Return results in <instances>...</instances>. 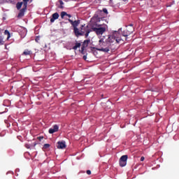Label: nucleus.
Returning <instances> with one entry per match:
<instances>
[{"label": "nucleus", "instance_id": "obj_3", "mask_svg": "<svg viewBox=\"0 0 179 179\" xmlns=\"http://www.w3.org/2000/svg\"><path fill=\"white\" fill-rule=\"evenodd\" d=\"M121 40H122L121 38V34H120L118 31H114L113 34L108 37L109 43H114V41H116V43H120Z\"/></svg>", "mask_w": 179, "mask_h": 179}, {"label": "nucleus", "instance_id": "obj_24", "mask_svg": "<svg viewBox=\"0 0 179 179\" xmlns=\"http://www.w3.org/2000/svg\"><path fill=\"white\" fill-rule=\"evenodd\" d=\"M87 174H88V176H90V174H92V171L90 170H87Z\"/></svg>", "mask_w": 179, "mask_h": 179}, {"label": "nucleus", "instance_id": "obj_20", "mask_svg": "<svg viewBox=\"0 0 179 179\" xmlns=\"http://www.w3.org/2000/svg\"><path fill=\"white\" fill-rule=\"evenodd\" d=\"M85 48L84 46H82L81 50H80V52H81V54H85L84 51H85Z\"/></svg>", "mask_w": 179, "mask_h": 179}, {"label": "nucleus", "instance_id": "obj_8", "mask_svg": "<svg viewBox=\"0 0 179 179\" xmlns=\"http://www.w3.org/2000/svg\"><path fill=\"white\" fill-rule=\"evenodd\" d=\"M65 148H66L65 141L57 142V149H65Z\"/></svg>", "mask_w": 179, "mask_h": 179}, {"label": "nucleus", "instance_id": "obj_1", "mask_svg": "<svg viewBox=\"0 0 179 179\" xmlns=\"http://www.w3.org/2000/svg\"><path fill=\"white\" fill-rule=\"evenodd\" d=\"M68 20H69V23H71V26L73 28V33H74L76 37H79V36H84L85 31H81V32H80L79 29L78 28L79 24H80V20L73 21L71 19H69Z\"/></svg>", "mask_w": 179, "mask_h": 179}, {"label": "nucleus", "instance_id": "obj_14", "mask_svg": "<svg viewBox=\"0 0 179 179\" xmlns=\"http://www.w3.org/2000/svg\"><path fill=\"white\" fill-rule=\"evenodd\" d=\"M4 34L7 36V40H9V38H10V32H9L8 29H6L4 31Z\"/></svg>", "mask_w": 179, "mask_h": 179}, {"label": "nucleus", "instance_id": "obj_16", "mask_svg": "<svg viewBox=\"0 0 179 179\" xmlns=\"http://www.w3.org/2000/svg\"><path fill=\"white\" fill-rule=\"evenodd\" d=\"M66 15H68V13H66V12L62 11V12L61 13L60 16H61L62 19H64V16H66Z\"/></svg>", "mask_w": 179, "mask_h": 179}, {"label": "nucleus", "instance_id": "obj_10", "mask_svg": "<svg viewBox=\"0 0 179 179\" xmlns=\"http://www.w3.org/2000/svg\"><path fill=\"white\" fill-rule=\"evenodd\" d=\"M26 12V10L24 8H22L17 15V17H23L24 16V13Z\"/></svg>", "mask_w": 179, "mask_h": 179}, {"label": "nucleus", "instance_id": "obj_21", "mask_svg": "<svg viewBox=\"0 0 179 179\" xmlns=\"http://www.w3.org/2000/svg\"><path fill=\"white\" fill-rule=\"evenodd\" d=\"M48 148H50V144H45L43 145V149H48Z\"/></svg>", "mask_w": 179, "mask_h": 179}, {"label": "nucleus", "instance_id": "obj_2", "mask_svg": "<svg viewBox=\"0 0 179 179\" xmlns=\"http://www.w3.org/2000/svg\"><path fill=\"white\" fill-rule=\"evenodd\" d=\"M99 45L100 48H94L97 51H101L102 52H108L110 51V47L107 46L106 42H104L103 39L99 40Z\"/></svg>", "mask_w": 179, "mask_h": 179}, {"label": "nucleus", "instance_id": "obj_23", "mask_svg": "<svg viewBox=\"0 0 179 179\" xmlns=\"http://www.w3.org/2000/svg\"><path fill=\"white\" fill-rule=\"evenodd\" d=\"M0 44L1 45H3V38H2V36H0Z\"/></svg>", "mask_w": 179, "mask_h": 179}, {"label": "nucleus", "instance_id": "obj_6", "mask_svg": "<svg viewBox=\"0 0 179 179\" xmlns=\"http://www.w3.org/2000/svg\"><path fill=\"white\" fill-rule=\"evenodd\" d=\"M127 160H128V155H123L120 159V167H125L127 166Z\"/></svg>", "mask_w": 179, "mask_h": 179}, {"label": "nucleus", "instance_id": "obj_15", "mask_svg": "<svg viewBox=\"0 0 179 179\" xmlns=\"http://www.w3.org/2000/svg\"><path fill=\"white\" fill-rule=\"evenodd\" d=\"M22 5H23V3L22 2H20V3H17V5H16V8L17 9L19 10L21 8H22Z\"/></svg>", "mask_w": 179, "mask_h": 179}, {"label": "nucleus", "instance_id": "obj_7", "mask_svg": "<svg viewBox=\"0 0 179 179\" xmlns=\"http://www.w3.org/2000/svg\"><path fill=\"white\" fill-rule=\"evenodd\" d=\"M59 127L57 124H55L52 128H50L48 131L49 134H54L58 132Z\"/></svg>", "mask_w": 179, "mask_h": 179}, {"label": "nucleus", "instance_id": "obj_12", "mask_svg": "<svg viewBox=\"0 0 179 179\" xmlns=\"http://www.w3.org/2000/svg\"><path fill=\"white\" fill-rule=\"evenodd\" d=\"M80 45H81L80 43L76 42V45L73 47V50H78V48H80Z\"/></svg>", "mask_w": 179, "mask_h": 179}, {"label": "nucleus", "instance_id": "obj_32", "mask_svg": "<svg viewBox=\"0 0 179 179\" xmlns=\"http://www.w3.org/2000/svg\"><path fill=\"white\" fill-rule=\"evenodd\" d=\"M110 1H113V0H110Z\"/></svg>", "mask_w": 179, "mask_h": 179}, {"label": "nucleus", "instance_id": "obj_26", "mask_svg": "<svg viewBox=\"0 0 179 179\" xmlns=\"http://www.w3.org/2000/svg\"><path fill=\"white\" fill-rule=\"evenodd\" d=\"M83 27H85V24H84V25H83H83H81V27H80V29H81V30H83Z\"/></svg>", "mask_w": 179, "mask_h": 179}, {"label": "nucleus", "instance_id": "obj_29", "mask_svg": "<svg viewBox=\"0 0 179 179\" xmlns=\"http://www.w3.org/2000/svg\"><path fill=\"white\" fill-rule=\"evenodd\" d=\"M29 0H23V2H29Z\"/></svg>", "mask_w": 179, "mask_h": 179}, {"label": "nucleus", "instance_id": "obj_13", "mask_svg": "<svg viewBox=\"0 0 179 179\" xmlns=\"http://www.w3.org/2000/svg\"><path fill=\"white\" fill-rule=\"evenodd\" d=\"M22 55H31V50H25L23 53Z\"/></svg>", "mask_w": 179, "mask_h": 179}, {"label": "nucleus", "instance_id": "obj_27", "mask_svg": "<svg viewBox=\"0 0 179 179\" xmlns=\"http://www.w3.org/2000/svg\"><path fill=\"white\" fill-rule=\"evenodd\" d=\"M87 58V57L86 55L83 56V59H85V61H86Z\"/></svg>", "mask_w": 179, "mask_h": 179}, {"label": "nucleus", "instance_id": "obj_25", "mask_svg": "<svg viewBox=\"0 0 179 179\" xmlns=\"http://www.w3.org/2000/svg\"><path fill=\"white\" fill-rule=\"evenodd\" d=\"M145 160V157H141V162H143Z\"/></svg>", "mask_w": 179, "mask_h": 179}, {"label": "nucleus", "instance_id": "obj_5", "mask_svg": "<svg viewBox=\"0 0 179 179\" xmlns=\"http://www.w3.org/2000/svg\"><path fill=\"white\" fill-rule=\"evenodd\" d=\"M134 24H130L126 27V29H124L122 32V34L124 37H128V36H130V34H132V33H134Z\"/></svg>", "mask_w": 179, "mask_h": 179}, {"label": "nucleus", "instance_id": "obj_17", "mask_svg": "<svg viewBox=\"0 0 179 179\" xmlns=\"http://www.w3.org/2000/svg\"><path fill=\"white\" fill-rule=\"evenodd\" d=\"M59 2L60 3V6H59V8H60V9H64V1H62V0H59Z\"/></svg>", "mask_w": 179, "mask_h": 179}, {"label": "nucleus", "instance_id": "obj_28", "mask_svg": "<svg viewBox=\"0 0 179 179\" xmlns=\"http://www.w3.org/2000/svg\"><path fill=\"white\" fill-rule=\"evenodd\" d=\"M66 16H68V17H72V15H71L70 14H67Z\"/></svg>", "mask_w": 179, "mask_h": 179}, {"label": "nucleus", "instance_id": "obj_18", "mask_svg": "<svg viewBox=\"0 0 179 179\" xmlns=\"http://www.w3.org/2000/svg\"><path fill=\"white\" fill-rule=\"evenodd\" d=\"M27 1H24V5L22 9H24V10H27Z\"/></svg>", "mask_w": 179, "mask_h": 179}, {"label": "nucleus", "instance_id": "obj_9", "mask_svg": "<svg viewBox=\"0 0 179 179\" xmlns=\"http://www.w3.org/2000/svg\"><path fill=\"white\" fill-rule=\"evenodd\" d=\"M59 17V14L58 13H55L52 15V18L50 19V23H54L57 19Z\"/></svg>", "mask_w": 179, "mask_h": 179}, {"label": "nucleus", "instance_id": "obj_30", "mask_svg": "<svg viewBox=\"0 0 179 179\" xmlns=\"http://www.w3.org/2000/svg\"><path fill=\"white\" fill-rule=\"evenodd\" d=\"M122 1H124V2H125L127 0H122Z\"/></svg>", "mask_w": 179, "mask_h": 179}, {"label": "nucleus", "instance_id": "obj_11", "mask_svg": "<svg viewBox=\"0 0 179 179\" xmlns=\"http://www.w3.org/2000/svg\"><path fill=\"white\" fill-rule=\"evenodd\" d=\"M90 43V39L85 40L84 41L82 46L86 48L87 45H89Z\"/></svg>", "mask_w": 179, "mask_h": 179}, {"label": "nucleus", "instance_id": "obj_4", "mask_svg": "<svg viewBox=\"0 0 179 179\" xmlns=\"http://www.w3.org/2000/svg\"><path fill=\"white\" fill-rule=\"evenodd\" d=\"M106 24L103 25V27H101V25H99L97 27H92L93 31L96 32V34H97V36H101V34L106 33Z\"/></svg>", "mask_w": 179, "mask_h": 179}, {"label": "nucleus", "instance_id": "obj_31", "mask_svg": "<svg viewBox=\"0 0 179 179\" xmlns=\"http://www.w3.org/2000/svg\"><path fill=\"white\" fill-rule=\"evenodd\" d=\"M36 41H37V39H36Z\"/></svg>", "mask_w": 179, "mask_h": 179}, {"label": "nucleus", "instance_id": "obj_19", "mask_svg": "<svg viewBox=\"0 0 179 179\" xmlns=\"http://www.w3.org/2000/svg\"><path fill=\"white\" fill-rule=\"evenodd\" d=\"M90 33V29H87V30L86 31L85 34L86 38H87V37H89Z\"/></svg>", "mask_w": 179, "mask_h": 179}, {"label": "nucleus", "instance_id": "obj_22", "mask_svg": "<svg viewBox=\"0 0 179 179\" xmlns=\"http://www.w3.org/2000/svg\"><path fill=\"white\" fill-rule=\"evenodd\" d=\"M103 13H106V15H108V11L107 10V8H103Z\"/></svg>", "mask_w": 179, "mask_h": 179}]
</instances>
